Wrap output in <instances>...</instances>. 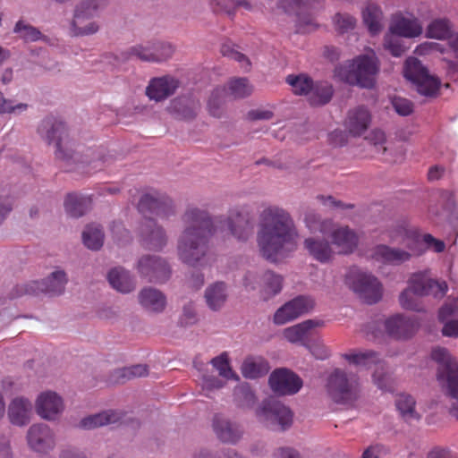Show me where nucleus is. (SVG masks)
<instances>
[{"mask_svg": "<svg viewBox=\"0 0 458 458\" xmlns=\"http://www.w3.org/2000/svg\"><path fill=\"white\" fill-rule=\"evenodd\" d=\"M182 230L177 239L178 259L192 267L208 263L209 239L225 240L229 234V217L212 216L207 210L188 208L182 216Z\"/></svg>", "mask_w": 458, "mask_h": 458, "instance_id": "obj_1", "label": "nucleus"}, {"mask_svg": "<svg viewBox=\"0 0 458 458\" xmlns=\"http://www.w3.org/2000/svg\"><path fill=\"white\" fill-rule=\"evenodd\" d=\"M298 233L291 215L282 208L269 206L259 215L257 242L263 258L276 262L297 248Z\"/></svg>", "mask_w": 458, "mask_h": 458, "instance_id": "obj_2", "label": "nucleus"}, {"mask_svg": "<svg viewBox=\"0 0 458 458\" xmlns=\"http://www.w3.org/2000/svg\"><path fill=\"white\" fill-rule=\"evenodd\" d=\"M38 133L47 144H55L57 158L74 164L75 169L81 173L93 174L101 170L108 161L102 149H89L83 154L75 151L74 142L70 139L65 124L53 116H47L40 122Z\"/></svg>", "mask_w": 458, "mask_h": 458, "instance_id": "obj_3", "label": "nucleus"}, {"mask_svg": "<svg viewBox=\"0 0 458 458\" xmlns=\"http://www.w3.org/2000/svg\"><path fill=\"white\" fill-rule=\"evenodd\" d=\"M379 71V64L374 54L360 55L335 69V76L351 85L371 89Z\"/></svg>", "mask_w": 458, "mask_h": 458, "instance_id": "obj_4", "label": "nucleus"}, {"mask_svg": "<svg viewBox=\"0 0 458 458\" xmlns=\"http://www.w3.org/2000/svg\"><path fill=\"white\" fill-rule=\"evenodd\" d=\"M108 4V0H82L73 10V17L70 22L69 32L72 37L89 36L99 30L96 21H89L82 25L83 21L95 17Z\"/></svg>", "mask_w": 458, "mask_h": 458, "instance_id": "obj_5", "label": "nucleus"}, {"mask_svg": "<svg viewBox=\"0 0 458 458\" xmlns=\"http://www.w3.org/2000/svg\"><path fill=\"white\" fill-rule=\"evenodd\" d=\"M431 358L438 363L437 380L442 390L450 397H458V361L445 348L432 350Z\"/></svg>", "mask_w": 458, "mask_h": 458, "instance_id": "obj_6", "label": "nucleus"}, {"mask_svg": "<svg viewBox=\"0 0 458 458\" xmlns=\"http://www.w3.org/2000/svg\"><path fill=\"white\" fill-rule=\"evenodd\" d=\"M345 282L368 304H374L382 297V284L377 278L358 267L349 269Z\"/></svg>", "mask_w": 458, "mask_h": 458, "instance_id": "obj_7", "label": "nucleus"}, {"mask_svg": "<svg viewBox=\"0 0 458 458\" xmlns=\"http://www.w3.org/2000/svg\"><path fill=\"white\" fill-rule=\"evenodd\" d=\"M199 370L202 388L212 391L222 388L229 379V357L226 352L215 357L210 361V367L203 363L194 362Z\"/></svg>", "mask_w": 458, "mask_h": 458, "instance_id": "obj_8", "label": "nucleus"}, {"mask_svg": "<svg viewBox=\"0 0 458 458\" xmlns=\"http://www.w3.org/2000/svg\"><path fill=\"white\" fill-rule=\"evenodd\" d=\"M259 420L272 430L284 431L288 429L293 421V413L283 403L269 398L262 403L257 411Z\"/></svg>", "mask_w": 458, "mask_h": 458, "instance_id": "obj_9", "label": "nucleus"}, {"mask_svg": "<svg viewBox=\"0 0 458 458\" xmlns=\"http://www.w3.org/2000/svg\"><path fill=\"white\" fill-rule=\"evenodd\" d=\"M359 383L356 376L348 375L342 369H336L329 376L327 389L335 403H348L357 398Z\"/></svg>", "mask_w": 458, "mask_h": 458, "instance_id": "obj_10", "label": "nucleus"}, {"mask_svg": "<svg viewBox=\"0 0 458 458\" xmlns=\"http://www.w3.org/2000/svg\"><path fill=\"white\" fill-rule=\"evenodd\" d=\"M344 358L351 364L358 367L370 369L373 365L377 369L373 373V381L381 390L392 391L393 383L391 377L384 371L385 365L381 362L379 355L373 351L355 352L344 354Z\"/></svg>", "mask_w": 458, "mask_h": 458, "instance_id": "obj_11", "label": "nucleus"}, {"mask_svg": "<svg viewBox=\"0 0 458 458\" xmlns=\"http://www.w3.org/2000/svg\"><path fill=\"white\" fill-rule=\"evenodd\" d=\"M403 73L406 79L416 85L420 95L433 97L439 89L440 81L429 75L428 70L416 57H409L406 60Z\"/></svg>", "mask_w": 458, "mask_h": 458, "instance_id": "obj_12", "label": "nucleus"}, {"mask_svg": "<svg viewBox=\"0 0 458 458\" xmlns=\"http://www.w3.org/2000/svg\"><path fill=\"white\" fill-rule=\"evenodd\" d=\"M140 277L149 283L163 284L171 276V267L165 259L158 255H143L136 265Z\"/></svg>", "mask_w": 458, "mask_h": 458, "instance_id": "obj_13", "label": "nucleus"}, {"mask_svg": "<svg viewBox=\"0 0 458 458\" xmlns=\"http://www.w3.org/2000/svg\"><path fill=\"white\" fill-rule=\"evenodd\" d=\"M138 209L145 216L156 215L161 218H168L175 213L172 199L157 191L143 194L140 199Z\"/></svg>", "mask_w": 458, "mask_h": 458, "instance_id": "obj_14", "label": "nucleus"}, {"mask_svg": "<svg viewBox=\"0 0 458 458\" xmlns=\"http://www.w3.org/2000/svg\"><path fill=\"white\" fill-rule=\"evenodd\" d=\"M408 287L416 296H432L435 299L443 298L448 290L445 281L435 280L425 272L412 274L408 280Z\"/></svg>", "mask_w": 458, "mask_h": 458, "instance_id": "obj_15", "label": "nucleus"}, {"mask_svg": "<svg viewBox=\"0 0 458 458\" xmlns=\"http://www.w3.org/2000/svg\"><path fill=\"white\" fill-rule=\"evenodd\" d=\"M314 304L312 298L299 295L284 303L276 311L273 322L278 326L289 323L310 312L314 308Z\"/></svg>", "mask_w": 458, "mask_h": 458, "instance_id": "obj_16", "label": "nucleus"}, {"mask_svg": "<svg viewBox=\"0 0 458 458\" xmlns=\"http://www.w3.org/2000/svg\"><path fill=\"white\" fill-rule=\"evenodd\" d=\"M67 284V276L64 270H55L41 281H33L22 287L28 294L45 293L49 295H60Z\"/></svg>", "mask_w": 458, "mask_h": 458, "instance_id": "obj_17", "label": "nucleus"}, {"mask_svg": "<svg viewBox=\"0 0 458 458\" xmlns=\"http://www.w3.org/2000/svg\"><path fill=\"white\" fill-rule=\"evenodd\" d=\"M269 386L278 394L291 395L300 391L302 380L287 369H277L269 377Z\"/></svg>", "mask_w": 458, "mask_h": 458, "instance_id": "obj_18", "label": "nucleus"}, {"mask_svg": "<svg viewBox=\"0 0 458 458\" xmlns=\"http://www.w3.org/2000/svg\"><path fill=\"white\" fill-rule=\"evenodd\" d=\"M26 438L30 448L38 453H47L55 445V434L45 423L31 425L27 431Z\"/></svg>", "mask_w": 458, "mask_h": 458, "instance_id": "obj_19", "label": "nucleus"}, {"mask_svg": "<svg viewBox=\"0 0 458 458\" xmlns=\"http://www.w3.org/2000/svg\"><path fill=\"white\" fill-rule=\"evenodd\" d=\"M140 242L144 248L161 250L167 243L165 230L153 219H147L140 227Z\"/></svg>", "mask_w": 458, "mask_h": 458, "instance_id": "obj_20", "label": "nucleus"}, {"mask_svg": "<svg viewBox=\"0 0 458 458\" xmlns=\"http://www.w3.org/2000/svg\"><path fill=\"white\" fill-rule=\"evenodd\" d=\"M324 322L321 320L308 319L294 326L286 327L284 332V337L292 344H299L304 347L310 346V343L314 337L315 328L322 327Z\"/></svg>", "mask_w": 458, "mask_h": 458, "instance_id": "obj_21", "label": "nucleus"}, {"mask_svg": "<svg viewBox=\"0 0 458 458\" xmlns=\"http://www.w3.org/2000/svg\"><path fill=\"white\" fill-rule=\"evenodd\" d=\"M387 335L394 339L411 338L418 328V323L411 318L396 314L385 321Z\"/></svg>", "mask_w": 458, "mask_h": 458, "instance_id": "obj_22", "label": "nucleus"}, {"mask_svg": "<svg viewBox=\"0 0 458 458\" xmlns=\"http://www.w3.org/2000/svg\"><path fill=\"white\" fill-rule=\"evenodd\" d=\"M38 414L47 420H55L64 411L62 398L55 392L42 393L37 400Z\"/></svg>", "mask_w": 458, "mask_h": 458, "instance_id": "obj_23", "label": "nucleus"}, {"mask_svg": "<svg viewBox=\"0 0 458 458\" xmlns=\"http://www.w3.org/2000/svg\"><path fill=\"white\" fill-rule=\"evenodd\" d=\"M332 244L340 254H350L354 251L359 243L357 233L349 226H338L329 231Z\"/></svg>", "mask_w": 458, "mask_h": 458, "instance_id": "obj_24", "label": "nucleus"}, {"mask_svg": "<svg viewBox=\"0 0 458 458\" xmlns=\"http://www.w3.org/2000/svg\"><path fill=\"white\" fill-rule=\"evenodd\" d=\"M390 30L393 34L411 38L421 35L423 28L419 19L398 13L392 16Z\"/></svg>", "mask_w": 458, "mask_h": 458, "instance_id": "obj_25", "label": "nucleus"}, {"mask_svg": "<svg viewBox=\"0 0 458 458\" xmlns=\"http://www.w3.org/2000/svg\"><path fill=\"white\" fill-rule=\"evenodd\" d=\"M179 88L178 80L172 76H163L152 79L146 88V95L152 100L162 101Z\"/></svg>", "mask_w": 458, "mask_h": 458, "instance_id": "obj_26", "label": "nucleus"}, {"mask_svg": "<svg viewBox=\"0 0 458 458\" xmlns=\"http://www.w3.org/2000/svg\"><path fill=\"white\" fill-rule=\"evenodd\" d=\"M199 109V102L192 95L180 96L173 99L167 110L179 119H192Z\"/></svg>", "mask_w": 458, "mask_h": 458, "instance_id": "obj_27", "label": "nucleus"}, {"mask_svg": "<svg viewBox=\"0 0 458 458\" xmlns=\"http://www.w3.org/2000/svg\"><path fill=\"white\" fill-rule=\"evenodd\" d=\"M138 301L148 312L160 313L165 308L166 297L160 290L146 286L140 291Z\"/></svg>", "mask_w": 458, "mask_h": 458, "instance_id": "obj_28", "label": "nucleus"}, {"mask_svg": "<svg viewBox=\"0 0 458 458\" xmlns=\"http://www.w3.org/2000/svg\"><path fill=\"white\" fill-rule=\"evenodd\" d=\"M32 404L29 399L16 397L10 403L7 415L10 422L18 427L27 425L30 420Z\"/></svg>", "mask_w": 458, "mask_h": 458, "instance_id": "obj_29", "label": "nucleus"}, {"mask_svg": "<svg viewBox=\"0 0 458 458\" xmlns=\"http://www.w3.org/2000/svg\"><path fill=\"white\" fill-rule=\"evenodd\" d=\"M370 122L369 111L364 106H358L349 111L344 126L352 136H360L368 130Z\"/></svg>", "mask_w": 458, "mask_h": 458, "instance_id": "obj_30", "label": "nucleus"}, {"mask_svg": "<svg viewBox=\"0 0 458 458\" xmlns=\"http://www.w3.org/2000/svg\"><path fill=\"white\" fill-rule=\"evenodd\" d=\"M371 258L386 265L397 266L409 260L411 254L403 250L380 244L373 249Z\"/></svg>", "mask_w": 458, "mask_h": 458, "instance_id": "obj_31", "label": "nucleus"}, {"mask_svg": "<svg viewBox=\"0 0 458 458\" xmlns=\"http://www.w3.org/2000/svg\"><path fill=\"white\" fill-rule=\"evenodd\" d=\"M107 278L112 287L122 293H129L135 289L134 277L123 267H119L111 269Z\"/></svg>", "mask_w": 458, "mask_h": 458, "instance_id": "obj_32", "label": "nucleus"}, {"mask_svg": "<svg viewBox=\"0 0 458 458\" xmlns=\"http://www.w3.org/2000/svg\"><path fill=\"white\" fill-rule=\"evenodd\" d=\"M210 426L215 437L219 442H229V411L227 408L224 407L213 411Z\"/></svg>", "mask_w": 458, "mask_h": 458, "instance_id": "obj_33", "label": "nucleus"}, {"mask_svg": "<svg viewBox=\"0 0 458 458\" xmlns=\"http://www.w3.org/2000/svg\"><path fill=\"white\" fill-rule=\"evenodd\" d=\"M304 247L316 260L326 263L333 259L334 251L329 242L324 239L309 237L304 241Z\"/></svg>", "mask_w": 458, "mask_h": 458, "instance_id": "obj_34", "label": "nucleus"}, {"mask_svg": "<svg viewBox=\"0 0 458 458\" xmlns=\"http://www.w3.org/2000/svg\"><path fill=\"white\" fill-rule=\"evenodd\" d=\"M120 420L121 414L119 412L106 411L83 418L79 423V428L85 430H91L99 427L115 424L119 422Z\"/></svg>", "mask_w": 458, "mask_h": 458, "instance_id": "obj_35", "label": "nucleus"}, {"mask_svg": "<svg viewBox=\"0 0 458 458\" xmlns=\"http://www.w3.org/2000/svg\"><path fill=\"white\" fill-rule=\"evenodd\" d=\"M394 403L404 421L411 422L420 419V415L416 411V401L412 395L406 393L399 394L396 395Z\"/></svg>", "mask_w": 458, "mask_h": 458, "instance_id": "obj_36", "label": "nucleus"}, {"mask_svg": "<svg viewBox=\"0 0 458 458\" xmlns=\"http://www.w3.org/2000/svg\"><path fill=\"white\" fill-rule=\"evenodd\" d=\"M269 369L268 362L262 357H247L241 367L243 377L250 379L264 377Z\"/></svg>", "mask_w": 458, "mask_h": 458, "instance_id": "obj_37", "label": "nucleus"}, {"mask_svg": "<svg viewBox=\"0 0 458 458\" xmlns=\"http://www.w3.org/2000/svg\"><path fill=\"white\" fill-rule=\"evenodd\" d=\"M65 212L72 217H81L90 207V199L77 193L67 194L64 202Z\"/></svg>", "mask_w": 458, "mask_h": 458, "instance_id": "obj_38", "label": "nucleus"}, {"mask_svg": "<svg viewBox=\"0 0 458 458\" xmlns=\"http://www.w3.org/2000/svg\"><path fill=\"white\" fill-rule=\"evenodd\" d=\"M334 89L327 81L314 82L308 94V101L310 106H320L327 104L333 97Z\"/></svg>", "mask_w": 458, "mask_h": 458, "instance_id": "obj_39", "label": "nucleus"}, {"mask_svg": "<svg viewBox=\"0 0 458 458\" xmlns=\"http://www.w3.org/2000/svg\"><path fill=\"white\" fill-rule=\"evenodd\" d=\"M227 298V285L223 282H216L205 291L207 305L212 310H218L225 304Z\"/></svg>", "mask_w": 458, "mask_h": 458, "instance_id": "obj_40", "label": "nucleus"}, {"mask_svg": "<svg viewBox=\"0 0 458 458\" xmlns=\"http://www.w3.org/2000/svg\"><path fill=\"white\" fill-rule=\"evenodd\" d=\"M252 225L249 212H237L235 217H231V234L241 241H245L251 234Z\"/></svg>", "mask_w": 458, "mask_h": 458, "instance_id": "obj_41", "label": "nucleus"}, {"mask_svg": "<svg viewBox=\"0 0 458 458\" xmlns=\"http://www.w3.org/2000/svg\"><path fill=\"white\" fill-rule=\"evenodd\" d=\"M383 13L378 5L373 3H369L365 9L362 11L363 21L369 29V31L375 35L382 30Z\"/></svg>", "mask_w": 458, "mask_h": 458, "instance_id": "obj_42", "label": "nucleus"}, {"mask_svg": "<svg viewBox=\"0 0 458 458\" xmlns=\"http://www.w3.org/2000/svg\"><path fill=\"white\" fill-rule=\"evenodd\" d=\"M148 374L146 365L137 364L116 369L112 374V381L115 384H123L128 380L143 377Z\"/></svg>", "mask_w": 458, "mask_h": 458, "instance_id": "obj_43", "label": "nucleus"}, {"mask_svg": "<svg viewBox=\"0 0 458 458\" xmlns=\"http://www.w3.org/2000/svg\"><path fill=\"white\" fill-rule=\"evenodd\" d=\"M262 292L264 299H269L278 294L283 287V277L272 271H266L262 276Z\"/></svg>", "mask_w": 458, "mask_h": 458, "instance_id": "obj_44", "label": "nucleus"}, {"mask_svg": "<svg viewBox=\"0 0 458 458\" xmlns=\"http://www.w3.org/2000/svg\"><path fill=\"white\" fill-rule=\"evenodd\" d=\"M84 245L92 250H99L104 243V233L102 228L97 225H88L82 233Z\"/></svg>", "mask_w": 458, "mask_h": 458, "instance_id": "obj_45", "label": "nucleus"}, {"mask_svg": "<svg viewBox=\"0 0 458 458\" xmlns=\"http://www.w3.org/2000/svg\"><path fill=\"white\" fill-rule=\"evenodd\" d=\"M285 81L291 86L293 93L297 96H308L314 83L311 78L303 73L290 74Z\"/></svg>", "mask_w": 458, "mask_h": 458, "instance_id": "obj_46", "label": "nucleus"}, {"mask_svg": "<svg viewBox=\"0 0 458 458\" xmlns=\"http://www.w3.org/2000/svg\"><path fill=\"white\" fill-rule=\"evenodd\" d=\"M124 60L131 58H138L143 62L153 63V60H157V57L152 55V45L151 42L142 43L135 45L128 48L122 53Z\"/></svg>", "mask_w": 458, "mask_h": 458, "instance_id": "obj_47", "label": "nucleus"}, {"mask_svg": "<svg viewBox=\"0 0 458 458\" xmlns=\"http://www.w3.org/2000/svg\"><path fill=\"white\" fill-rule=\"evenodd\" d=\"M452 33V25L447 19H436L432 21L427 28V37L437 39L450 38Z\"/></svg>", "mask_w": 458, "mask_h": 458, "instance_id": "obj_48", "label": "nucleus"}, {"mask_svg": "<svg viewBox=\"0 0 458 458\" xmlns=\"http://www.w3.org/2000/svg\"><path fill=\"white\" fill-rule=\"evenodd\" d=\"M13 33L18 34L19 37L26 42H35L44 37L38 28L26 23L22 20L15 23Z\"/></svg>", "mask_w": 458, "mask_h": 458, "instance_id": "obj_49", "label": "nucleus"}, {"mask_svg": "<svg viewBox=\"0 0 458 458\" xmlns=\"http://www.w3.org/2000/svg\"><path fill=\"white\" fill-rule=\"evenodd\" d=\"M255 394L248 384H242L233 389V402L239 407L249 408L255 403Z\"/></svg>", "mask_w": 458, "mask_h": 458, "instance_id": "obj_50", "label": "nucleus"}, {"mask_svg": "<svg viewBox=\"0 0 458 458\" xmlns=\"http://www.w3.org/2000/svg\"><path fill=\"white\" fill-rule=\"evenodd\" d=\"M306 226L311 233L319 232L327 234L333 227V221L330 219L321 220L319 216L314 212H308L305 215Z\"/></svg>", "mask_w": 458, "mask_h": 458, "instance_id": "obj_51", "label": "nucleus"}, {"mask_svg": "<svg viewBox=\"0 0 458 458\" xmlns=\"http://www.w3.org/2000/svg\"><path fill=\"white\" fill-rule=\"evenodd\" d=\"M227 92L225 89H215L208 102L210 114L215 117H220L223 114Z\"/></svg>", "mask_w": 458, "mask_h": 458, "instance_id": "obj_52", "label": "nucleus"}, {"mask_svg": "<svg viewBox=\"0 0 458 458\" xmlns=\"http://www.w3.org/2000/svg\"><path fill=\"white\" fill-rule=\"evenodd\" d=\"M312 2L313 0H281L279 5L285 13H295L301 22H304L306 25H313L310 19L305 21L301 17V10L310 5Z\"/></svg>", "mask_w": 458, "mask_h": 458, "instance_id": "obj_53", "label": "nucleus"}, {"mask_svg": "<svg viewBox=\"0 0 458 458\" xmlns=\"http://www.w3.org/2000/svg\"><path fill=\"white\" fill-rule=\"evenodd\" d=\"M421 297L422 296H416L413 291L407 286L399 296L400 305L404 310L422 311L423 306L420 299Z\"/></svg>", "mask_w": 458, "mask_h": 458, "instance_id": "obj_54", "label": "nucleus"}, {"mask_svg": "<svg viewBox=\"0 0 458 458\" xmlns=\"http://www.w3.org/2000/svg\"><path fill=\"white\" fill-rule=\"evenodd\" d=\"M253 88L246 78L231 79V98H243L252 93Z\"/></svg>", "mask_w": 458, "mask_h": 458, "instance_id": "obj_55", "label": "nucleus"}, {"mask_svg": "<svg viewBox=\"0 0 458 458\" xmlns=\"http://www.w3.org/2000/svg\"><path fill=\"white\" fill-rule=\"evenodd\" d=\"M390 237L393 242L405 243L409 249L412 250L410 243H406V242L411 240L418 242L420 235L417 233V232L410 230L403 225H400L390 232Z\"/></svg>", "mask_w": 458, "mask_h": 458, "instance_id": "obj_56", "label": "nucleus"}, {"mask_svg": "<svg viewBox=\"0 0 458 458\" xmlns=\"http://www.w3.org/2000/svg\"><path fill=\"white\" fill-rule=\"evenodd\" d=\"M29 106L25 103H15L12 99L6 98L0 91V114H21L28 109Z\"/></svg>", "mask_w": 458, "mask_h": 458, "instance_id": "obj_57", "label": "nucleus"}, {"mask_svg": "<svg viewBox=\"0 0 458 458\" xmlns=\"http://www.w3.org/2000/svg\"><path fill=\"white\" fill-rule=\"evenodd\" d=\"M152 55L157 57L153 63H161L169 59L174 54V47L167 42L156 41L151 42Z\"/></svg>", "mask_w": 458, "mask_h": 458, "instance_id": "obj_58", "label": "nucleus"}, {"mask_svg": "<svg viewBox=\"0 0 458 458\" xmlns=\"http://www.w3.org/2000/svg\"><path fill=\"white\" fill-rule=\"evenodd\" d=\"M356 22V19L348 13H336L334 17L335 30L342 34L352 30Z\"/></svg>", "mask_w": 458, "mask_h": 458, "instance_id": "obj_59", "label": "nucleus"}, {"mask_svg": "<svg viewBox=\"0 0 458 458\" xmlns=\"http://www.w3.org/2000/svg\"><path fill=\"white\" fill-rule=\"evenodd\" d=\"M231 61L238 64V68L242 72H249L252 64L248 55L241 51L231 47Z\"/></svg>", "mask_w": 458, "mask_h": 458, "instance_id": "obj_60", "label": "nucleus"}, {"mask_svg": "<svg viewBox=\"0 0 458 458\" xmlns=\"http://www.w3.org/2000/svg\"><path fill=\"white\" fill-rule=\"evenodd\" d=\"M392 105L395 112L400 115L407 116L413 112V104L409 99L395 97L392 100Z\"/></svg>", "mask_w": 458, "mask_h": 458, "instance_id": "obj_61", "label": "nucleus"}, {"mask_svg": "<svg viewBox=\"0 0 458 458\" xmlns=\"http://www.w3.org/2000/svg\"><path fill=\"white\" fill-rule=\"evenodd\" d=\"M13 199L9 193L0 195V225L13 210Z\"/></svg>", "mask_w": 458, "mask_h": 458, "instance_id": "obj_62", "label": "nucleus"}, {"mask_svg": "<svg viewBox=\"0 0 458 458\" xmlns=\"http://www.w3.org/2000/svg\"><path fill=\"white\" fill-rule=\"evenodd\" d=\"M196 310L192 302H188L183 305L182 313L180 318V324L187 327L196 322Z\"/></svg>", "mask_w": 458, "mask_h": 458, "instance_id": "obj_63", "label": "nucleus"}, {"mask_svg": "<svg viewBox=\"0 0 458 458\" xmlns=\"http://www.w3.org/2000/svg\"><path fill=\"white\" fill-rule=\"evenodd\" d=\"M306 348H308L311 353L317 358V359H319V360H325L327 359L329 354H330V352L329 350L327 349V346H325L320 341H316V342H313V339L311 340V342L310 343V346H307Z\"/></svg>", "mask_w": 458, "mask_h": 458, "instance_id": "obj_64", "label": "nucleus"}]
</instances>
